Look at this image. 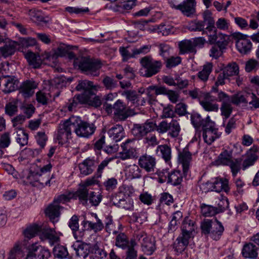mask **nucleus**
<instances>
[{
  "instance_id": "1",
  "label": "nucleus",
  "mask_w": 259,
  "mask_h": 259,
  "mask_svg": "<svg viewBox=\"0 0 259 259\" xmlns=\"http://www.w3.org/2000/svg\"><path fill=\"white\" fill-rule=\"evenodd\" d=\"M200 230L202 235L218 240L223 235L224 227L217 219H205L201 222Z\"/></svg>"
},
{
  "instance_id": "2",
  "label": "nucleus",
  "mask_w": 259,
  "mask_h": 259,
  "mask_svg": "<svg viewBox=\"0 0 259 259\" xmlns=\"http://www.w3.org/2000/svg\"><path fill=\"white\" fill-rule=\"evenodd\" d=\"M74 64L87 75L98 76L99 70L102 66L100 61L89 57L77 58L74 61Z\"/></svg>"
},
{
  "instance_id": "3",
  "label": "nucleus",
  "mask_w": 259,
  "mask_h": 259,
  "mask_svg": "<svg viewBox=\"0 0 259 259\" xmlns=\"http://www.w3.org/2000/svg\"><path fill=\"white\" fill-rule=\"evenodd\" d=\"M74 133L80 138H88L95 133L96 126L91 122L81 120L77 117H72Z\"/></svg>"
},
{
  "instance_id": "4",
  "label": "nucleus",
  "mask_w": 259,
  "mask_h": 259,
  "mask_svg": "<svg viewBox=\"0 0 259 259\" xmlns=\"http://www.w3.org/2000/svg\"><path fill=\"white\" fill-rule=\"evenodd\" d=\"M73 133H74V126L72 117H71L59 124L56 139L59 144L63 145L72 138Z\"/></svg>"
},
{
  "instance_id": "5",
  "label": "nucleus",
  "mask_w": 259,
  "mask_h": 259,
  "mask_svg": "<svg viewBox=\"0 0 259 259\" xmlns=\"http://www.w3.org/2000/svg\"><path fill=\"white\" fill-rule=\"evenodd\" d=\"M201 189L205 192L210 191L220 192L224 191L228 193L230 191L228 180L225 178L219 177L213 179L212 182L207 181L202 184Z\"/></svg>"
},
{
  "instance_id": "6",
  "label": "nucleus",
  "mask_w": 259,
  "mask_h": 259,
  "mask_svg": "<svg viewBox=\"0 0 259 259\" xmlns=\"http://www.w3.org/2000/svg\"><path fill=\"white\" fill-rule=\"evenodd\" d=\"M85 95H76L73 98L69 100L68 109L70 111L74 110L80 105H87L95 108L100 107L102 104L101 100L96 98L92 101L89 100Z\"/></svg>"
},
{
  "instance_id": "7",
  "label": "nucleus",
  "mask_w": 259,
  "mask_h": 259,
  "mask_svg": "<svg viewBox=\"0 0 259 259\" xmlns=\"http://www.w3.org/2000/svg\"><path fill=\"white\" fill-rule=\"evenodd\" d=\"M28 252L25 259H48L51 256L49 249L34 243L28 246Z\"/></svg>"
},
{
  "instance_id": "8",
  "label": "nucleus",
  "mask_w": 259,
  "mask_h": 259,
  "mask_svg": "<svg viewBox=\"0 0 259 259\" xmlns=\"http://www.w3.org/2000/svg\"><path fill=\"white\" fill-rule=\"evenodd\" d=\"M202 137L204 142L210 145L216 139L220 137L218 128L215 123L212 120H208L202 129Z\"/></svg>"
},
{
  "instance_id": "9",
  "label": "nucleus",
  "mask_w": 259,
  "mask_h": 259,
  "mask_svg": "<svg viewBox=\"0 0 259 259\" xmlns=\"http://www.w3.org/2000/svg\"><path fill=\"white\" fill-rule=\"evenodd\" d=\"M232 37L236 39V46L238 51L242 54H247L252 49V43L246 35L240 32H234Z\"/></svg>"
},
{
  "instance_id": "10",
  "label": "nucleus",
  "mask_w": 259,
  "mask_h": 259,
  "mask_svg": "<svg viewBox=\"0 0 259 259\" xmlns=\"http://www.w3.org/2000/svg\"><path fill=\"white\" fill-rule=\"evenodd\" d=\"M113 111L114 118L117 121L125 120L128 117L134 114L133 111L126 108L125 105L120 100H118L113 104Z\"/></svg>"
},
{
  "instance_id": "11",
  "label": "nucleus",
  "mask_w": 259,
  "mask_h": 259,
  "mask_svg": "<svg viewBox=\"0 0 259 259\" xmlns=\"http://www.w3.org/2000/svg\"><path fill=\"white\" fill-rule=\"evenodd\" d=\"M257 151V147L253 146L245 154L242 156L240 159H242V168L243 170H244L254 164L258 159V156L256 154Z\"/></svg>"
},
{
  "instance_id": "12",
  "label": "nucleus",
  "mask_w": 259,
  "mask_h": 259,
  "mask_svg": "<svg viewBox=\"0 0 259 259\" xmlns=\"http://www.w3.org/2000/svg\"><path fill=\"white\" fill-rule=\"evenodd\" d=\"M93 88V82L87 80L79 81L76 87L77 91H83V93L80 95H85L88 98H90V100L92 101L96 98L101 100V98L98 96H96L92 91Z\"/></svg>"
},
{
  "instance_id": "13",
  "label": "nucleus",
  "mask_w": 259,
  "mask_h": 259,
  "mask_svg": "<svg viewBox=\"0 0 259 259\" xmlns=\"http://www.w3.org/2000/svg\"><path fill=\"white\" fill-rule=\"evenodd\" d=\"M217 32L207 34L208 41L211 44L216 43L220 49H225L229 43V36L222 33L218 34Z\"/></svg>"
},
{
  "instance_id": "14",
  "label": "nucleus",
  "mask_w": 259,
  "mask_h": 259,
  "mask_svg": "<svg viewBox=\"0 0 259 259\" xmlns=\"http://www.w3.org/2000/svg\"><path fill=\"white\" fill-rule=\"evenodd\" d=\"M39 238L43 241H48L51 245L57 244L60 241L59 237L55 230L50 228L42 229Z\"/></svg>"
},
{
  "instance_id": "15",
  "label": "nucleus",
  "mask_w": 259,
  "mask_h": 259,
  "mask_svg": "<svg viewBox=\"0 0 259 259\" xmlns=\"http://www.w3.org/2000/svg\"><path fill=\"white\" fill-rule=\"evenodd\" d=\"M195 0H185L178 5V10H179L185 16L191 17L196 13Z\"/></svg>"
},
{
  "instance_id": "16",
  "label": "nucleus",
  "mask_w": 259,
  "mask_h": 259,
  "mask_svg": "<svg viewBox=\"0 0 259 259\" xmlns=\"http://www.w3.org/2000/svg\"><path fill=\"white\" fill-rule=\"evenodd\" d=\"M204 25V28L206 31V33L209 32L211 34L213 32L217 31V29L214 26L215 22L213 18L212 17L211 13L209 11H205L203 14V21H201Z\"/></svg>"
},
{
  "instance_id": "17",
  "label": "nucleus",
  "mask_w": 259,
  "mask_h": 259,
  "mask_svg": "<svg viewBox=\"0 0 259 259\" xmlns=\"http://www.w3.org/2000/svg\"><path fill=\"white\" fill-rule=\"evenodd\" d=\"M19 81L15 76L5 77L3 85V92L9 94L19 89Z\"/></svg>"
},
{
  "instance_id": "18",
  "label": "nucleus",
  "mask_w": 259,
  "mask_h": 259,
  "mask_svg": "<svg viewBox=\"0 0 259 259\" xmlns=\"http://www.w3.org/2000/svg\"><path fill=\"white\" fill-rule=\"evenodd\" d=\"M192 154L187 148H184L179 153V160L182 163L184 174H187L190 168Z\"/></svg>"
},
{
  "instance_id": "19",
  "label": "nucleus",
  "mask_w": 259,
  "mask_h": 259,
  "mask_svg": "<svg viewBox=\"0 0 259 259\" xmlns=\"http://www.w3.org/2000/svg\"><path fill=\"white\" fill-rule=\"evenodd\" d=\"M162 66L159 61L154 60L151 57L147 56V77L158 73Z\"/></svg>"
},
{
  "instance_id": "20",
  "label": "nucleus",
  "mask_w": 259,
  "mask_h": 259,
  "mask_svg": "<svg viewBox=\"0 0 259 259\" xmlns=\"http://www.w3.org/2000/svg\"><path fill=\"white\" fill-rule=\"evenodd\" d=\"M214 100L212 98V96L210 93L207 94L204 99L200 102V104L203 107L204 110L208 112H218L219 109V106L216 103H214Z\"/></svg>"
},
{
  "instance_id": "21",
  "label": "nucleus",
  "mask_w": 259,
  "mask_h": 259,
  "mask_svg": "<svg viewBox=\"0 0 259 259\" xmlns=\"http://www.w3.org/2000/svg\"><path fill=\"white\" fill-rule=\"evenodd\" d=\"M195 229V222L188 218H186L182 224V232L180 235L190 239Z\"/></svg>"
},
{
  "instance_id": "22",
  "label": "nucleus",
  "mask_w": 259,
  "mask_h": 259,
  "mask_svg": "<svg viewBox=\"0 0 259 259\" xmlns=\"http://www.w3.org/2000/svg\"><path fill=\"white\" fill-rule=\"evenodd\" d=\"M259 248L252 243L245 244L242 249V256L245 258L254 259L257 257Z\"/></svg>"
},
{
  "instance_id": "23",
  "label": "nucleus",
  "mask_w": 259,
  "mask_h": 259,
  "mask_svg": "<svg viewBox=\"0 0 259 259\" xmlns=\"http://www.w3.org/2000/svg\"><path fill=\"white\" fill-rule=\"evenodd\" d=\"M93 215H94L96 218V222L93 223L91 221L84 220L82 222L81 225L87 230H93L95 232L101 231L104 227L103 223L98 218L96 214L93 213Z\"/></svg>"
},
{
  "instance_id": "24",
  "label": "nucleus",
  "mask_w": 259,
  "mask_h": 259,
  "mask_svg": "<svg viewBox=\"0 0 259 259\" xmlns=\"http://www.w3.org/2000/svg\"><path fill=\"white\" fill-rule=\"evenodd\" d=\"M179 54H196L197 50L192 44V40L185 39L181 41L178 44Z\"/></svg>"
},
{
  "instance_id": "25",
  "label": "nucleus",
  "mask_w": 259,
  "mask_h": 259,
  "mask_svg": "<svg viewBox=\"0 0 259 259\" xmlns=\"http://www.w3.org/2000/svg\"><path fill=\"white\" fill-rule=\"evenodd\" d=\"M24 55L29 66L33 68H38L40 67L42 63V60L38 54L34 53L31 51H28Z\"/></svg>"
},
{
  "instance_id": "26",
  "label": "nucleus",
  "mask_w": 259,
  "mask_h": 259,
  "mask_svg": "<svg viewBox=\"0 0 259 259\" xmlns=\"http://www.w3.org/2000/svg\"><path fill=\"white\" fill-rule=\"evenodd\" d=\"M189 238L180 235L174 243V249L177 254L182 253L189 243Z\"/></svg>"
},
{
  "instance_id": "27",
  "label": "nucleus",
  "mask_w": 259,
  "mask_h": 259,
  "mask_svg": "<svg viewBox=\"0 0 259 259\" xmlns=\"http://www.w3.org/2000/svg\"><path fill=\"white\" fill-rule=\"evenodd\" d=\"M63 208L61 206L56 204L53 202L49 204L45 209V214L50 220L54 222V220L58 218L60 214V210Z\"/></svg>"
},
{
  "instance_id": "28",
  "label": "nucleus",
  "mask_w": 259,
  "mask_h": 259,
  "mask_svg": "<svg viewBox=\"0 0 259 259\" xmlns=\"http://www.w3.org/2000/svg\"><path fill=\"white\" fill-rule=\"evenodd\" d=\"M109 137L115 142L120 141L124 137V130L121 125L116 124L108 131Z\"/></svg>"
},
{
  "instance_id": "29",
  "label": "nucleus",
  "mask_w": 259,
  "mask_h": 259,
  "mask_svg": "<svg viewBox=\"0 0 259 259\" xmlns=\"http://www.w3.org/2000/svg\"><path fill=\"white\" fill-rule=\"evenodd\" d=\"M78 167L81 175L83 176L90 175L94 171L95 161L93 159L87 158L79 164Z\"/></svg>"
},
{
  "instance_id": "30",
  "label": "nucleus",
  "mask_w": 259,
  "mask_h": 259,
  "mask_svg": "<svg viewBox=\"0 0 259 259\" xmlns=\"http://www.w3.org/2000/svg\"><path fill=\"white\" fill-rule=\"evenodd\" d=\"M36 88V84L34 81L27 80L23 82L20 86V93L24 98H29L34 94V89Z\"/></svg>"
},
{
  "instance_id": "31",
  "label": "nucleus",
  "mask_w": 259,
  "mask_h": 259,
  "mask_svg": "<svg viewBox=\"0 0 259 259\" xmlns=\"http://www.w3.org/2000/svg\"><path fill=\"white\" fill-rule=\"evenodd\" d=\"M208 120H211L209 116L203 119L201 115L197 113H193L191 115V123L196 130L200 128L202 129L204 126L206 125Z\"/></svg>"
},
{
  "instance_id": "32",
  "label": "nucleus",
  "mask_w": 259,
  "mask_h": 259,
  "mask_svg": "<svg viewBox=\"0 0 259 259\" xmlns=\"http://www.w3.org/2000/svg\"><path fill=\"white\" fill-rule=\"evenodd\" d=\"M183 174L180 170H172L167 175V183L177 186L180 185L183 181Z\"/></svg>"
},
{
  "instance_id": "33",
  "label": "nucleus",
  "mask_w": 259,
  "mask_h": 259,
  "mask_svg": "<svg viewBox=\"0 0 259 259\" xmlns=\"http://www.w3.org/2000/svg\"><path fill=\"white\" fill-rule=\"evenodd\" d=\"M76 251L77 255L85 258L90 252V245L89 244L84 243L77 241L72 245Z\"/></svg>"
},
{
  "instance_id": "34",
  "label": "nucleus",
  "mask_w": 259,
  "mask_h": 259,
  "mask_svg": "<svg viewBox=\"0 0 259 259\" xmlns=\"http://www.w3.org/2000/svg\"><path fill=\"white\" fill-rule=\"evenodd\" d=\"M17 43L15 41H10L0 48V52L3 57L7 58L13 55L16 50Z\"/></svg>"
},
{
  "instance_id": "35",
  "label": "nucleus",
  "mask_w": 259,
  "mask_h": 259,
  "mask_svg": "<svg viewBox=\"0 0 259 259\" xmlns=\"http://www.w3.org/2000/svg\"><path fill=\"white\" fill-rule=\"evenodd\" d=\"M232 160V151L225 150L221 153L215 162L218 165H228Z\"/></svg>"
},
{
  "instance_id": "36",
  "label": "nucleus",
  "mask_w": 259,
  "mask_h": 259,
  "mask_svg": "<svg viewBox=\"0 0 259 259\" xmlns=\"http://www.w3.org/2000/svg\"><path fill=\"white\" fill-rule=\"evenodd\" d=\"M30 19L34 23L39 24L42 22L47 23L41 11L36 9H30L28 12Z\"/></svg>"
},
{
  "instance_id": "37",
  "label": "nucleus",
  "mask_w": 259,
  "mask_h": 259,
  "mask_svg": "<svg viewBox=\"0 0 259 259\" xmlns=\"http://www.w3.org/2000/svg\"><path fill=\"white\" fill-rule=\"evenodd\" d=\"M212 70V64L207 63L203 66L202 70L197 73L198 78L203 82H206Z\"/></svg>"
},
{
  "instance_id": "38",
  "label": "nucleus",
  "mask_w": 259,
  "mask_h": 259,
  "mask_svg": "<svg viewBox=\"0 0 259 259\" xmlns=\"http://www.w3.org/2000/svg\"><path fill=\"white\" fill-rule=\"evenodd\" d=\"M42 229L40 226L34 224L28 227L23 232L25 237L30 239L34 237L39 232L41 233Z\"/></svg>"
},
{
  "instance_id": "39",
  "label": "nucleus",
  "mask_w": 259,
  "mask_h": 259,
  "mask_svg": "<svg viewBox=\"0 0 259 259\" xmlns=\"http://www.w3.org/2000/svg\"><path fill=\"white\" fill-rule=\"evenodd\" d=\"M146 123L135 124L132 130V134L137 139L142 138L146 135Z\"/></svg>"
},
{
  "instance_id": "40",
  "label": "nucleus",
  "mask_w": 259,
  "mask_h": 259,
  "mask_svg": "<svg viewBox=\"0 0 259 259\" xmlns=\"http://www.w3.org/2000/svg\"><path fill=\"white\" fill-rule=\"evenodd\" d=\"M18 99H14L5 106V113L10 116L15 115L18 111Z\"/></svg>"
},
{
  "instance_id": "41",
  "label": "nucleus",
  "mask_w": 259,
  "mask_h": 259,
  "mask_svg": "<svg viewBox=\"0 0 259 259\" xmlns=\"http://www.w3.org/2000/svg\"><path fill=\"white\" fill-rule=\"evenodd\" d=\"M121 148L122 150L120 154L122 159H126L134 156L135 150L129 146L128 142L121 145Z\"/></svg>"
},
{
  "instance_id": "42",
  "label": "nucleus",
  "mask_w": 259,
  "mask_h": 259,
  "mask_svg": "<svg viewBox=\"0 0 259 259\" xmlns=\"http://www.w3.org/2000/svg\"><path fill=\"white\" fill-rule=\"evenodd\" d=\"M68 226L72 230L74 238L76 239L80 238L82 235H80V236L77 235V231H78L79 228V224L78 218L77 215H74L71 217L69 220Z\"/></svg>"
},
{
  "instance_id": "43",
  "label": "nucleus",
  "mask_w": 259,
  "mask_h": 259,
  "mask_svg": "<svg viewBox=\"0 0 259 259\" xmlns=\"http://www.w3.org/2000/svg\"><path fill=\"white\" fill-rule=\"evenodd\" d=\"M220 110L221 111V115L224 117L223 124H224V122L230 117L233 111V108L230 102L228 103H223L220 108Z\"/></svg>"
},
{
  "instance_id": "44",
  "label": "nucleus",
  "mask_w": 259,
  "mask_h": 259,
  "mask_svg": "<svg viewBox=\"0 0 259 259\" xmlns=\"http://www.w3.org/2000/svg\"><path fill=\"white\" fill-rule=\"evenodd\" d=\"M16 141L21 146L27 144L28 135L22 128H18L16 131Z\"/></svg>"
},
{
  "instance_id": "45",
  "label": "nucleus",
  "mask_w": 259,
  "mask_h": 259,
  "mask_svg": "<svg viewBox=\"0 0 259 259\" xmlns=\"http://www.w3.org/2000/svg\"><path fill=\"white\" fill-rule=\"evenodd\" d=\"M241 162V159L236 158L232 159L230 162L229 164H228L230 166L233 177H235L238 172L240 170L241 166L242 165Z\"/></svg>"
},
{
  "instance_id": "46",
  "label": "nucleus",
  "mask_w": 259,
  "mask_h": 259,
  "mask_svg": "<svg viewBox=\"0 0 259 259\" xmlns=\"http://www.w3.org/2000/svg\"><path fill=\"white\" fill-rule=\"evenodd\" d=\"M188 28L191 31H201L203 34H207L205 28H204V25L201 21H191L189 23Z\"/></svg>"
},
{
  "instance_id": "47",
  "label": "nucleus",
  "mask_w": 259,
  "mask_h": 259,
  "mask_svg": "<svg viewBox=\"0 0 259 259\" xmlns=\"http://www.w3.org/2000/svg\"><path fill=\"white\" fill-rule=\"evenodd\" d=\"M102 83L107 90H112L118 87V81L109 76H105L104 77Z\"/></svg>"
},
{
  "instance_id": "48",
  "label": "nucleus",
  "mask_w": 259,
  "mask_h": 259,
  "mask_svg": "<svg viewBox=\"0 0 259 259\" xmlns=\"http://www.w3.org/2000/svg\"><path fill=\"white\" fill-rule=\"evenodd\" d=\"M129 244H130V242H129L125 234L120 233L116 236L115 240V245L116 246L125 249L128 246H130Z\"/></svg>"
},
{
  "instance_id": "49",
  "label": "nucleus",
  "mask_w": 259,
  "mask_h": 259,
  "mask_svg": "<svg viewBox=\"0 0 259 259\" xmlns=\"http://www.w3.org/2000/svg\"><path fill=\"white\" fill-rule=\"evenodd\" d=\"M160 150L162 157L164 159L165 161L169 163L171 159V149L167 145H162L158 146L157 147V151Z\"/></svg>"
},
{
  "instance_id": "50",
  "label": "nucleus",
  "mask_w": 259,
  "mask_h": 259,
  "mask_svg": "<svg viewBox=\"0 0 259 259\" xmlns=\"http://www.w3.org/2000/svg\"><path fill=\"white\" fill-rule=\"evenodd\" d=\"M201 211L202 214L205 217H210L219 213L217 208L204 204L201 205Z\"/></svg>"
},
{
  "instance_id": "51",
  "label": "nucleus",
  "mask_w": 259,
  "mask_h": 259,
  "mask_svg": "<svg viewBox=\"0 0 259 259\" xmlns=\"http://www.w3.org/2000/svg\"><path fill=\"white\" fill-rule=\"evenodd\" d=\"M223 72L228 77L237 75L239 73L238 66L235 62L232 63L225 67Z\"/></svg>"
},
{
  "instance_id": "52",
  "label": "nucleus",
  "mask_w": 259,
  "mask_h": 259,
  "mask_svg": "<svg viewBox=\"0 0 259 259\" xmlns=\"http://www.w3.org/2000/svg\"><path fill=\"white\" fill-rule=\"evenodd\" d=\"M168 134L172 138L177 137L180 131V126L179 122L176 120H172L169 123Z\"/></svg>"
},
{
  "instance_id": "53",
  "label": "nucleus",
  "mask_w": 259,
  "mask_h": 259,
  "mask_svg": "<svg viewBox=\"0 0 259 259\" xmlns=\"http://www.w3.org/2000/svg\"><path fill=\"white\" fill-rule=\"evenodd\" d=\"M250 95V93H246L244 94L238 93L233 95L231 98V102L235 105L241 103H247V98Z\"/></svg>"
},
{
  "instance_id": "54",
  "label": "nucleus",
  "mask_w": 259,
  "mask_h": 259,
  "mask_svg": "<svg viewBox=\"0 0 259 259\" xmlns=\"http://www.w3.org/2000/svg\"><path fill=\"white\" fill-rule=\"evenodd\" d=\"M54 255L59 258H66L68 255L66 247L62 245L56 246L53 249Z\"/></svg>"
},
{
  "instance_id": "55",
  "label": "nucleus",
  "mask_w": 259,
  "mask_h": 259,
  "mask_svg": "<svg viewBox=\"0 0 259 259\" xmlns=\"http://www.w3.org/2000/svg\"><path fill=\"white\" fill-rule=\"evenodd\" d=\"M73 196V195L71 193L61 194L55 197L53 202L54 203L60 205V204L61 203L64 204L69 202Z\"/></svg>"
},
{
  "instance_id": "56",
  "label": "nucleus",
  "mask_w": 259,
  "mask_h": 259,
  "mask_svg": "<svg viewBox=\"0 0 259 259\" xmlns=\"http://www.w3.org/2000/svg\"><path fill=\"white\" fill-rule=\"evenodd\" d=\"M182 62V58L179 56H171L166 58L165 66L168 68L175 67L180 64Z\"/></svg>"
},
{
  "instance_id": "57",
  "label": "nucleus",
  "mask_w": 259,
  "mask_h": 259,
  "mask_svg": "<svg viewBox=\"0 0 259 259\" xmlns=\"http://www.w3.org/2000/svg\"><path fill=\"white\" fill-rule=\"evenodd\" d=\"M119 52L122 58L123 62H126L130 59L134 58L132 50L130 51L128 47H120L119 48Z\"/></svg>"
},
{
  "instance_id": "58",
  "label": "nucleus",
  "mask_w": 259,
  "mask_h": 259,
  "mask_svg": "<svg viewBox=\"0 0 259 259\" xmlns=\"http://www.w3.org/2000/svg\"><path fill=\"white\" fill-rule=\"evenodd\" d=\"M102 199V196L101 193L92 192L89 194L88 200L92 205L98 206L101 202Z\"/></svg>"
},
{
  "instance_id": "59",
  "label": "nucleus",
  "mask_w": 259,
  "mask_h": 259,
  "mask_svg": "<svg viewBox=\"0 0 259 259\" xmlns=\"http://www.w3.org/2000/svg\"><path fill=\"white\" fill-rule=\"evenodd\" d=\"M259 68V62L253 59H249L246 62L245 70L250 72L251 71H256Z\"/></svg>"
},
{
  "instance_id": "60",
  "label": "nucleus",
  "mask_w": 259,
  "mask_h": 259,
  "mask_svg": "<svg viewBox=\"0 0 259 259\" xmlns=\"http://www.w3.org/2000/svg\"><path fill=\"white\" fill-rule=\"evenodd\" d=\"M155 238L151 236L147 238V255H151L156 249Z\"/></svg>"
},
{
  "instance_id": "61",
  "label": "nucleus",
  "mask_w": 259,
  "mask_h": 259,
  "mask_svg": "<svg viewBox=\"0 0 259 259\" xmlns=\"http://www.w3.org/2000/svg\"><path fill=\"white\" fill-rule=\"evenodd\" d=\"M130 244L131 245L126 247L127 250L126 251L125 259H136L137 255L136 251L134 248V245L136 244L135 240H131L130 241Z\"/></svg>"
},
{
  "instance_id": "62",
  "label": "nucleus",
  "mask_w": 259,
  "mask_h": 259,
  "mask_svg": "<svg viewBox=\"0 0 259 259\" xmlns=\"http://www.w3.org/2000/svg\"><path fill=\"white\" fill-rule=\"evenodd\" d=\"M117 180L115 178L107 179L104 183L103 186L107 191H112L116 188Z\"/></svg>"
},
{
  "instance_id": "63",
  "label": "nucleus",
  "mask_w": 259,
  "mask_h": 259,
  "mask_svg": "<svg viewBox=\"0 0 259 259\" xmlns=\"http://www.w3.org/2000/svg\"><path fill=\"white\" fill-rule=\"evenodd\" d=\"M76 194L78 197L79 199L82 203L83 204H85L88 200V189L86 188L82 187L77 192Z\"/></svg>"
},
{
  "instance_id": "64",
  "label": "nucleus",
  "mask_w": 259,
  "mask_h": 259,
  "mask_svg": "<svg viewBox=\"0 0 259 259\" xmlns=\"http://www.w3.org/2000/svg\"><path fill=\"white\" fill-rule=\"evenodd\" d=\"M94 253V259H103L106 256V252L102 249L98 247L97 245H94L92 250Z\"/></svg>"
}]
</instances>
